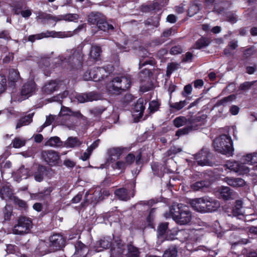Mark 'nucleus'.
I'll return each instance as SVG.
<instances>
[{
    "mask_svg": "<svg viewBox=\"0 0 257 257\" xmlns=\"http://www.w3.org/2000/svg\"><path fill=\"white\" fill-rule=\"evenodd\" d=\"M145 106L143 99H139L134 106V115L140 118L142 117Z\"/></svg>",
    "mask_w": 257,
    "mask_h": 257,
    "instance_id": "obj_26",
    "label": "nucleus"
},
{
    "mask_svg": "<svg viewBox=\"0 0 257 257\" xmlns=\"http://www.w3.org/2000/svg\"><path fill=\"white\" fill-rule=\"evenodd\" d=\"M37 85L33 80H31L26 82L21 89L22 99L28 98L34 94L36 90Z\"/></svg>",
    "mask_w": 257,
    "mask_h": 257,
    "instance_id": "obj_11",
    "label": "nucleus"
},
{
    "mask_svg": "<svg viewBox=\"0 0 257 257\" xmlns=\"http://www.w3.org/2000/svg\"><path fill=\"white\" fill-rule=\"evenodd\" d=\"M7 79L4 75H0V94L7 88Z\"/></svg>",
    "mask_w": 257,
    "mask_h": 257,
    "instance_id": "obj_59",
    "label": "nucleus"
},
{
    "mask_svg": "<svg viewBox=\"0 0 257 257\" xmlns=\"http://www.w3.org/2000/svg\"><path fill=\"white\" fill-rule=\"evenodd\" d=\"M173 124L177 127H180L186 124L189 125V121L186 117L180 116L174 119Z\"/></svg>",
    "mask_w": 257,
    "mask_h": 257,
    "instance_id": "obj_37",
    "label": "nucleus"
},
{
    "mask_svg": "<svg viewBox=\"0 0 257 257\" xmlns=\"http://www.w3.org/2000/svg\"><path fill=\"white\" fill-rule=\"evenodd\" d=\"M61 82L59 80H51L46 82L42 88L43 92L45 94H51L57 90Z\"/></svg>",
    "mask_w": 257,
    "mask_h": 257,
    "instance_id": "obj_16",
    "label": "nucleus"
},
{
    "mask_svg": "<svg viewBox=\"0 0 257 257\" xmlns=\"http://www.w3.org/2000/svg\"><path fill=\"white\" fill-rule=\"evenodd\" d=\"M11 7L15 14L19 15L24 8V4L22 2L14 3Z\"/></svg>",
    "mask_w": 257,
    "mask_h": 257,
    "instance_id": "obj_52",
    "label": "nucleus"
},
{
    "mask_svg": "<svg viewBox=\"0 0 257 257\" xmlns=\"http://www.w3.org/2000/svg\"><path fill=\"white\" fill-rule=\"evenodd\" d=\"M40 68L44 72L46 75H48L51 71V68L53 67H50V64L49 60L48 58H43L39 62Z\"/></svg>",
    "mask_w": 257,
    "mask_h": 257,
    "instance_id": "obj_31",
    "label": "nucleus"
},
{
    "mask_svg": "<svg viewBox=\"0 0 257 257\" xmlns=\"http://www.w3.org/2000/svg\"><path fill=\"white\" fill-rule=\"evenodd\" d=\"M34 115V113H31L21 118L16 125V128L21 127L23 125H26L30 124L33 120L32 118Z\"/></svg>",
    "mask_w": 257,
    "mask_h": 257,
    "instance_id": "obj_33",
    "label": "nucleus"
},
{
    "mask_svg": "<svg viewBox=\"0 0 257 257\" xmlns=\"http://www.w3.org/2000/svg\"><path fill=\"white\" fill-rule=\"evenodd\" d=\"M139 255V251L136 247L131 244L127 245V257H138Z\"/></svg>",
    "mask_w": 257,
    "mask_h": 257,
    "instance_id": "obj_43",
    "label": "nucleus"
},
{
    "mask_svg": "<svg viewBox=\"0 0 257 257\" xmlns=\"http://www.w3.org/2000/svg\"><path fill=\"white\" fill-rule=\"evenodd\" d=\"M244 164V163H240L237 162H234L229 163L228 166L229 169L237 173L238 175H244L249 172V169Z\"/></svg>",
    "mask_w": 257,
    "mask_h": 257,
    "instance_id": "obj_17",
    "label": "nucleus"
},
{
    "mask_svg": "<svg viewBox=\"0 0 257 257\" xmlns=\"http://www.w3.org/2000/svg\"><path fill=\"white\" fill-rule=\"evenodd\" d=\"M75 99L80 103H84L87 101H92L97 99V95L93 92L87 93L77 94Z\"/></svg>",
    "mask_w": 257,
    "mask_h": 257,
    "instance_id": "obj_21",
    "label": "nucleus"
},
{
    "mask_svg": "<svg viewBox=\"0 0 257 257\" xmlns=\"http://www.w3.org/2000/svg\"><path fill=\"white\" fill-rule=\"evenodd\" d=\"M232 99V96L231 95L224 97L222 99L218 100L216 103L215 104V106H219L221 105H226L229 102H230Z\"/></svg>",
    "mask_w": 257,
    "mask_h": 257,
    "instance_id": "obj_56",
    "label": "nucleus"
},
{
    "mask_svg": "<svg viewBox=\"0 0 257 257\" xmlns=\"http://www.w3.org/2000/svg\"><path fill=\"white\" fill-rule=\"evenodd\" d=\"M178 228H173L167 232L165 239L168 240H172L176 238L178 235Z\"/></svg>",
    "mask_w": 257,
    "mask_h": 257,
    "instance_id": "obj_49",
    "label": "nucleus"
},
{
    "mask_svg": "<svg viewBox=\"0 0 257 257\" xmlns=\"http://www.w3.org/2000/svg\"><path fill=\"white\" fill-rule=\"evenodd\" d=\"M29 170L26 168L24 166H22L17 171V174L21 178H27L30 176Z\"/></svg>",
    "mask_w": 257,
    "mask_h": 257,
    "instance_id": "obj_47",
    "label": "nucleus"
},
{
    "mask_svg": "<svg viewBox=\"0 0 257 257\" xmlns=\"http://www.w3.org/2000/svg\"><path fill=\"white\" fill-rule=\"evenodd\" d=\"M49 242L40 240L35 249V252L39 255L43 256L52 251Z\"/></svg>",
    "mask_w": 257,
    "mask_h": 257,
    "instance_id": "obj_19",
    "label": "nucleus"
},
{
    "mask_svg": "<svg viewBox=\"0 0 257 257\" xmlns=\"http://www.w3.org/2000/svg\"><path fill=\"white\" fill-rule=\"evenodd\" d=\"M61 67L67 69H79L82 66L83 54L82 48L78 47L67 50L64 56H60Z\"/></svg>",
    "mask_w": 257,
    "mask_h": 257,
    "instance_id": "obj_1",
    "label": "nucleus"
},
{
    "mask_svg": "<svg viewBox=\"0 0 257 257\" xmlns=\"http://www.w3.org/2000/svg\"><path fill=\"white\" fill-rule=\"evenodd\" d=\"M182 52L183 49L180 45L172 47L170 50V53L172 55H177Z\"/></svg>",
    "mask_w": 257,
    "mask_h": 257,
    "instance_id": "obj_63",
    "label": "nucleus"
},
{
    "mask_svg": "<svg viewBox=\"0 0 257 257\" xmlns=\"http://www.w3.org/2000/svg\"><path fill=\"white\" fill-rule=\"evenodd\" d=\"M210 42L209 40L204 37H201L198 39L193 46L194 49H200L209 45Z\"/></svg>",
    "mask_w": 257,
    "mask_h": 257,
    "instance_id": "obj_40",
    "label": "nucleus"
},
{
    "mask_svg": "<svg viewBox=\"0 0 257 257\" xmlns=\"http://www.w3.org/2000/svg\"><path fill=\"white\" fill-rule=\"evenodd\" d=\"M32 227V221L30 218L20 216L17 219V223L13 227L12 232L14 234L24 235L29 233Z\"/></svg>",
    "mask_w": 257,
    "mask_h": 257,
    "instance_id": "obj_5",
    "label": "nucleus"
},
{
    "mask_svg": "<svg viewBox=\"0 0 257 257\" xmlns=\"http://www.w3.org/2000/svg\"><path fill=\"white\" fill-rule=\"evenodd\" d=\"M170 216L179 225H186L192 219V215L189 208L182 203H174L170 208Z\"/></svg>",
    "mask_w": 257,
    "mask_h": 257,
    "instance_id": "obj_2",
    "label": "nucleus"
},
{
    "mask_svg": "<svg viewBox=\"0 0 257 257\" xmlns=\"http://www.w3.org/2000/svg\"><path fill=\"white\" fill-rule=\"evenodd\" d=\"M206 211L207 212H212L215 211L220 206L219 202L215 199L206 196Z\"/></svg>",
    "mask_w": 257,
    "mask_h": 257,
    "instance_id": "obj_25",
    "label": "nucleus"
},
{
    "mask_svg": "<svg viewBox=\"0 0 257 257\" xmlns=\"http://www.w3.org/2000/svg\"><path fill=\"white\" fill-rule=\"evenodd\" d=\"M75 118H76V117L75 116H73V115H69V116L68 117H67V121L70 123L69 124L68 123H65L63 121H61V123L63 125H65L69 127H70L71 126L73 125L74 124V123H75L76 120H75Z\"/></svg>",
    "mask_w": 257,
    "mask_h": 257,
    "instance_id": "obj_61",
    "label": "nucleus"
},
{
    "mask_svg": "<svg viewBox=\"0 0 257 257\" xmlns=\"http://www.w3.org/2000/svg\"><path fill=\"white\" fill-rule=\"evenodd\" d=\"M103 16L98 13H91L88 16V22L90 25H99V22H101Z\"/></svg>",
    "mask_w": 257,
    "mask_h": 257,
    "instance_id": "obj_30",
    "label": "nucleus"
},
{
    "mask_svg": "<svg viewBox=\"0 0 257 257\" xmlns=\"http://www.w3.org/2000/svg\"><path fill=\"white\" fill-rule=\"evenodd\" d=\"M111 245V239L110 238L104 237L99 241L97 244V247H101L102 249H106L109 248Z\"/></svg>",
    "mask_w": 257,
    "mask_h": 257,
    "instance_id": "obj_44",
    "label": "nucleus"
},
{
    "mask_svg": "<svg viewBox=\"0 0 257 257\" xmlns=\"http://www.w3.org/2000/svg\"><path fill=\"white\" fill-rule=\"evenodd\" d=\"M209 182L205 180H202L196 182L192 184L191 185V188L193 190L197 191L200 190V189L203 188L207 187L209 186Z\"/></svg>",
    "mask_w": 257,
    "mask_h": 257,
    "instance_id": "obj_38",
    "label": "nucleus"
},
{
    "mask_svg": "<svg viewBox=\"0 0 257 257\" xmlns=\"http://www.w3.org/2000/svg\"><path fill=\"white\" fill-rule=\"evenodd\" d=\"M26 142L20 138H16L13 141V146L15 148H20L25 146Z\"/></svg>",
    "mask_w": 257,
    "mask_h": 257,
    "instance_id": "obj_55",
    "label": "nucleus"
},
{
    "mask_svg": "<svg viewBox=\"0 0 257 257\" xmlns=\"http://www.w3.org/2000/svg\"><path fill=\"white\" fill-rule=\"evenodd\" d=\"M0 193L2 198L8 197L12 194L11 189L8 186H3L1 189Z\"/></svg>",
    "mask_w": 257,
    "mask_h": 257,
    "instance_id": "obj_54",
    "label": "nucleus"
},
{
    "mask_svg": "<svg viewBox=\"0 0 257 257\" xmlns=\"http://www.w3.org/2000/svg\"><path fill=\"white\" fill-rule=\"evenodd\" d=\"M231 137L226 135H222L215 139L213 145L216 151L221 154L232 156L234 151Z\"/></svg>",
    "mask_w": 257,
    "mask_h": 257,
    "instance_id": "obj_3",
    "label": "nucleus"
},
{
    "mask_svg": "<svg viewBox=\"0 0 257 257\" xmlns=\"http://www.w3.org/2000/svg\"><path fill=\"white\" fill-rule=\"evenodd\" d=\"M227 21L231 23H235L237 21V16L232 12H228L226 14Z\"/></svg>",
    "mask_w": 257,
    "mask_h": 257,
    "instance_id": "obj_58",
    "label": "nucleus"
},
{
    "mask_svg": "<svg viewBox=\"0 0 257 257\" xmlns=\"http://www.w3.org/2000/svg\"><path fill=\"white\" fill-rule=\"evenodd\" d=\"M46 171V167L42 165L39 166L37 171H36L34 174L35 180L39 182L42 181Z\"/></svg>",
    "mask_w": 257,
    "mask_h": 257,
    "instance_id": "obj_32",
    "label": "nucleus"
},
{
    "mask_svg": "<svg viewBox=\"0 0 257 257\" xmlns=\"http://www.w3.org/2000/svg\"><path fill=\"white\" fill-rule=\"evenodd\" d=\"M69 115H73L77 118H80L83 117L82 114L79 111H73L68 107L62 106L59 114V119L60 120L63 121L65 123H68L70 124V123L67 121V117H68Z\"/></svg>",
    "mask_w": 257,
    "mask_h": 257,
    "instance_id": "obj_13",
    "label": "nucleus"
},
{
    "mask_svg": "<svg viewBox=\"0 0 257 257\" xmlns=\"http://www.w3.org/2000/svg\"><path fill=\"white\" fill-rule=\"evenodd\" d=\"M206 196L195 198L190 201V204L194 210L199 212H205Z\"/></svg>",
    "mask_w": 257,
    "mask_h": 257,
    "instance_id": "obj_15",
    "label": "nucleus"
},
{
    "mask_svg": "<svg viewBox=\"0 0 257 257\" xmlns=\"http://www.w3.org/2000/svg\"><path fill=\"white\" fill-rule=\"evenodd\" d=\"M242 161L244 163L252 164L257 163V152L248 154L243 156Z\"/></svg>",
    "mask_w": 257,
    "mask_h": 257,
    "instance_id": "obj_34",
    "label": "nucleus"
},
{
    "mask_svg": "<svg viewBox=\"0 0 257 257\" xmlns=\"http://www.w3.org/2000/svg\"><path fill=\"white\" fill-rule=\"evenodd\" d=\"M227 215L231 217H236L238 219L244 220L247 216L244 215V211L242 208V202L240 200L236 201L235 205L230 209V210L226 211Z\"/></svg>",
    "mask_w": 257,
    "mask_h": 257,
    "instance_id": "obj_9",
    "label": "nucleus"
},
{
    "mask_svg": "<svg viewBox=\"0 0 257 257\" xmlns=\"http://www.w3.org/2000/svg\"><path fill=\"white\" fill-rule=\"evenodd\" d=\"M178 250L176 247L172 246L166 250L163 257H177Z\"/></svg>",
    "mask_w": 257,
    "mask_h": 257,
    "instance_id": "obj_45",
    "label": "nucleus"
},
{
    "mask_svg": "<svg viewBox=\"0 0 257 257\" xmlns=\"http://www.w3.org/2000/svg\"><path fill=\"white\" fill-rule=\"evenodd\" d=\"M201 8V4L192 3L188 10V16L190 17L194 16L196 14Z\"/></svg>",
    "mask_w": 257,
    "mask_h": 257,
    "instance_id": "obj_35",
    "label": "nucleus"
},
{
    "mask_svg": "<svg viewBox=\"0 0 257 257\" xmlns=\"http://www.w3.org/2000/svg\"><path fill=\"white\" fill-rule=\"evenodd\" d=\"M159 108V103L157 101L152 100L149 103V109L151 112H154Z\"/></svg>",
    "mask_w": 257,
    "mask_h": 257,
    "instance_id": "obj_62",
    "label": "nucleus"
},
{
    "mask_svg": "<svg viewBox=\"0 0 257 257\" xmlns=\"http://www.w3.org/2000/svg\"><path fill=\"white\" fill-rule=\"evenodd\" d=\"M105 107H96L90 110V113L95 116H98L105 111Z\"/></svg>",
    "mask_w": 257,
    "mask_h": 257,
    "instance_id": "obj_57",
    "label": "nucleus"
},
{
    "mask_svg": "<svg viewBox=\"0 0 257 257\" xmlns=\"http://www.w3.org/2000/svg\"><path fill=\"white\" fill-rule=\"evenodd\" d=\"M49 244L53 249L57 250L62 248L65 243V240L62 235L59 234H54L50 237Z\"/></svg>",
    "mask_w": 257,
    "mask_h": 257,
    "instance_id": "obj_14",
    "label": "nucleus"
},
{
    "mask_svg": "<svg viewBox=\"0 0 257 257\" xmlns=\"http://www.w3.org/2000/svg\"><path fill=\"white\" fill-rule=\"evenodd\" d=\"M231 190L230 188L226 186H222L220 191V194L224 200L229 199L231 196Z\"/></svg>",
    "mask_w": 257,
    "mask_h": 257,
    "instance_id": "obj_46",
    "label": "nucleus"
},
{
    "mask_svg": "<svg viewBox=\"0 0 257 257\" xmlns=\"http://www.w3.org/2000/svg\"><path fill=\"white\" fill-rule=\"evenodd\" d=\"M168 223L167 222L161 223L159 225L157 230L158 237L159 238L165 235L168 229Z\"/></svg>",
    "mask_w": 257,
    "mask_h": 257,
    "instance_id": "obj_51",
    "label": "nucleus"
},
{
    "mask_svg": "<svg viewBox=\"0 0 257 257\" xmlns=\"http://www.w3.org/2000/svg\"><path fill=\"white\" fill-rule=\"evenodd\" d=\"M124 249L125 245L122 241L119 238L116 239L112 243L110 257H123Z\"/></svg>",
    "mask_w": 257,
    "mask_h": 257,
    "instance_id": "obj_12",
    "label": "nucleus"
},
{
    "mask_svg": "<svg viewBox=\"0 0 257 257\" xmlns=\"http://www.w3.org/2000/svg\"><path fill=\"white\" fill-rule=\"evenodd\" d=\"M249 242V240L247 238H239L236 241L231 242V247L233 248L239 244H246Z\"/></svg>",
    "mask_w": 257,
    "mask_h": 257,
    "instance_id": "obj_60",
    "label": "nucleus"
},
{
    "mask_svg": "<svg viewBox=\"0 0 257 257\" xmlns=\"http://www.w3.org/2000/svg\"><path fill=\"white\" fill-rule=\"evenodd\" d=\"M75 253L80 257H84L86 255L87 248L83 243L78 242L75 246Z\"/></svg>",
    "mask_w": 257,
    "mask_h": 257,
    "instance_id": "obj_36",
    "label": "nucleus"
},
{
    "mask_svg": "<svg viewBox=\"0 0 257 257\" xmlns=\"http://www.w3.org/2000/svg\"><path fill=\"white\" fill-rule=\"evenodd\" d=\"M20 78L19 72L14 69H11L9 71V75L8 77V79L10 81V83H12L11 85L13 86V84L17 82L19 79Z\"/></svg>",
    "mask_w": 257,
    "mask_h": 257,
    "instance_id": "obj_39",
    "label": "nucleus"
},
{
    "mask_svg": "<svg viewBox=\"0 0 257 257\" xmlns=\"http://www.w3.org/2000/svg\"><path fill=\"white\" fill-rule=\"evenodd\" d=\"M205 118L206 116L202 115V116H196L193 118L188 119L189 125L184 128L179 129L176 133V136L180 137L183 135L188 134L193 131L198 130L199 126H200L202 123V120Z\"/></svg>",
    "mask_w": 257,
    "mask_h": 257,
    "instance_id": "obj_6",
    "label": "nucleus"
},
{
    "mask_svg": "<svg viewBox=\"0 0 257 257\" xmlns=\"http://www.w3.org/2000/svg\"><path fill=\"white\" fill-rule=\"evenodd\" d=\"M79 16L76 14H67L66 15H60L61 20L72 22L78 20Z\"/></svg>",
    "mask_w": 257,
    "mask_h": 257,
    "instance_id": "obj_50",
    "label": "nucleus"
},
{
    "mask_svg": "<svg viewBox=\"0 0 257 257\" xmlns=\"http://www.w3.org/2000/svg\"><path fill=\"white\" fill-rule=\"evenodd\" d=\"M187 103L188 102L185 100L175 103L169 102V104L170 108L175 109L176 110H180L182 109Z\"/></svg>",
    "mask_w": 257,
    "mask_h": 257,
    "instance_id": "obj_42",
    "label": "nucleus"
},
{
    "mask_svg": "<svg viewBox=\"0 0 257 257\" xmlns=\"http://www.w3.org/2000/svg\"><path fill=\"white\" fill-rule=\"evenodd\" d=\"M157 202L154 199H151L148 201H141L139 205L146 206L147 209H149L157 203Z\"/></svg>",
    "mask_w": 257,
    "mask_h": 257,
    "instance_id": "obj_64",
    "label": "nucleus"
},
{
    "mask_svg": "<svg viewBox=\"0 0 257 257\" xmlns=\"http://www.w3.org/2000/svg\"><path fill=\"white\" fill-rule=\"evenodd\" d=\"M57 34L53 31H47L43 32L40 34L31 35L28 37V40L33 42L35 40H40L44 38H47L49 37H55Z\"/></svg>",
    "mask_w": 257,
    "mask_h": 257,
    "instance_id": "obj_27",
    "label": "nucleus"
},
{
    "mask_svg": "<svg viewBox=\"0 0 257 257\" xmlns=\"http://www.w3.org/2000/svg\"><path fill=\"white\" fill-rule=\"evenodd\" d=\"M114 194L119 199L122 201H127L134 196L135 192L133 190L131 194H129L126 189L121 188L116 189L114 192Z\"/></svg>",
    "mask_w": 257,
    "mask_h": 257,
    "instance_id": "obj_22",
    "label": "nucleus"
},
{
    "mask_svg": "<svg viewBox=\"0 0 257 257\" xmlns=\"http://www.w3.org/2000/svg\"><path fill=\"white\" fill-rule=\"evenodd\" d=\"M97 28L99 30L103 31L104 32L108 31L109 30H113V27L112 25L109 24L103 18L101 20V22H99V25L97 26Z\"/></svg>",
    "mask_w": 257,
    "mask_h": 257,
    "instance_id": "obj_41",
    "label": "nucleus"
},
{
    "mask_svg": "<svg viewBox=\"0 0 257 257\" xmlns=\"http://www.w3.org/2000/svg\"><path fill=\"white\" fill-rule=\"evenodd\" d=\"M41 157L48 165L52 166L58 165L60 159L59 153L52 150L42 151Z\"/></svg>",
    "mask_w": 257,
    "mask_h": 257,
    "instance_id": "obj_8",
    "label": "nucleus"
},
{
    "mask_svg": "<svg viewBox=\"0 0 257 257\" xmlns=\"http://www.w3.org/2000/svg\"><path fill=\"white\" fill-rule=\"evenodd\" d=\"M132 81L128 76L117 77L113 79L107 85V90L111 93L119 94L131 87Z\"/></svg>",
    "mask_w": 257,
    "mask_h": 257,
    "instance_id": "obj_4",
    "label": "nucleus"
},
{
    "mask_svg": "<svg viewBox=\"0 0 257 257\" xmlns=\"http://www.w3.org/2000/svg\"><path fill=\"white\" fill-rule=\"evenodd\" d=\"M101 52V49L99 47L93 46L91 47L89 55L92 58L97 59L99 57Z\"/></svg>",
    "mask_w": 257,
    "mask_h": 257,
    "instance_id": "obj_48",
    "label": "nucleus"
},
{
    "mask_svg": "<svg viewBox=\"0 0 257 257\" xmlns=\"http://www.w3.org/2000/svg\"><path fill=\"white\" fill-rule=\"evenodd\" d=\"M195 159L198 164L200 166L211 165V162L210 161L211 155L207 148H203L200 152L196 155Z\"/></svg>",
    "mask_w": 257,
    "mask_h": 257,
    "instance_id": "obj_10",
    "label": "nucleus"
},
{
    "mask_svg": "<svg viewBox=\"0 0 257 257\" xmlns=\"http://www.w3.org/2000/svg\"><path fill=\"white\" fill-rule=\"evenodd\" d=\"M63 145V143L58 137H52L49 138L45 143V146L53 148L61 147Z\"/></svg>",
    "mask_w": 257,
    "mask_h": 257,
    "instance_id": "obj_28",
    "label": "nucleus"
},
{
    "mask_svg": "<svg viewBox=\"0 0 257 257\" xmlns=\"http://www.w3.org/2000/svg\"><path fill=\"white\" fill-rule=\"evenodd\" d=\"M126 163L125 162L119 161L113 163L111 165V167L113 169H117L119 170H124L126 167Z\"/></svg>",
    "mask_w": 257,
    "mask_h": 257,
    "instance_id": "obj_53",
    "label": "nucleus"
},
{
    "mask_svg": "<svg viewBox=\"0 0 257 257\" xmlns=\"http://www.w3.org/2000/svg\"><path fill=\"white\" fill-rule=\"evenodd\" d=\"M223 181L234 188L242 187L246 185V182L240 178L226 177Z\"/></svg>",
    "mask_w": 257,
    "mask_h": 257,
    "instance_id": "obj_20",
    "label": "nucleus"
},
{
    "mask_svg": "<svg viewBox=\"0 0 257 257\" xmlns=\"http://www.w3.org/2000/svg\"><path fill=\"white\" fill-rule=\"evenodd\" d=\"M107 72L102 67H94L90 71L84 73L85 80H93L94 81H99L107 77Z\"/></svg>",
    "mask_w": 257,
    "mask_h": 257,
    "instance_id": "obj_7",
    "label": "nucleus"
},
{
    "mask_svg": "<svg viewBox=\"0 0 257 257\" xmlns=\"http://www.w3.org/2000/svg\"><path fill=\"white\" fill-rule=\"evenodd\" d=\"M83 144V142L77 137H69L63 143V145L67 148H75L79 147Z\"/></svg>",
    "mask_w": 257,
    "mask_h": 257,
    "instance_id": "obj_23",
    "label": "nucleus"
},
{
    "mask_svg": "<svg viewBox=\"0 0 257 257\" xmlns=\"http://www.w3.org/2000/svg\"><path fill=\"white\" fill-rule=\"evenodd\" d=\"M122 150L119 148H110L107 151L108 158V162L113 163L115 160L118 159L121 155Z\"/></svg>",
    "mask_w": 257,
    "mask_h": 257,
    "instance_id": "obj_24",
    "label": "nucleus"
},
{
    "mask_svg": "<svg viewBox=\"0 0 257 257\" xmlns=\"http://www.w3.org/2000/svg\"><path fill=\"white\" fill-rule=\"evenodd\" d=\"M53 190V188L51 186L45 187L43 190L33 194L31 197L35 200L40 201L45 200L50 197Z\"/></svg>",
    "mask_w": 257,
    "mask_h": 257,
    "instance_id": "obj_18",
    "label": "nucleus"
},
{
    "mask_svg": "<svg viewBox=\"0 0 257 257\" xmlns=\"http://www.w3.org/2000/svg\"><path fill=\"white\" fill-rule=\"evenodd\" d=\"M193 233V230L188 229H178L177 239L181 241H184L190 238L191 235Z\"/></svg>",
    "mask_w": 257,
    "mask_h": 257,
    "instance_id": "obj_29",
    "label": "nucleus"
}]
</instances>
